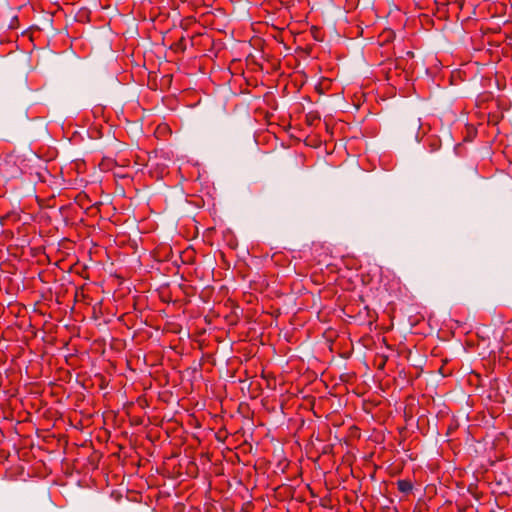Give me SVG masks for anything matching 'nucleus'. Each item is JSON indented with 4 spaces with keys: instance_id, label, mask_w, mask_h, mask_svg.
Segmentation results:
<instances>
[{
    "instance_id": "1",
    "label": "nucleus",
    "mask_w": 512,
    "mask_h": 512,
    "mask_svg": "<svg viewBox=\"0 0 512 512\" xmlns=\"http://www.w3.org/2000/svg\"><path fill=\"white\" fill-rule=\"evenodd\" d=\"M398 489L403 493H409L412 490V484L406 480L398 481Z\"/></svg>"
}]
</instances>
